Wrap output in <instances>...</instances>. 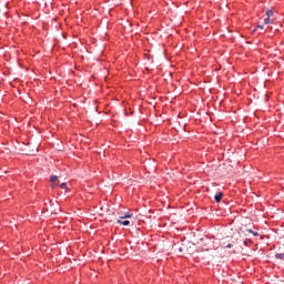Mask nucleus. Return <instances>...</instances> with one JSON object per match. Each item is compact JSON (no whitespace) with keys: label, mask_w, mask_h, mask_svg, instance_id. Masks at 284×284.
I'll return each instance as SVG.
<instances>
[{"label":"nucleus","mask_w":284,"mask_h":284,"mask_svg":"<svg viewBox=\"0 0 284 284\" xmlns=\"http://www.w3.org/2000/svg\"><path fill=\"white\" fill-rule=\"evenodd\" d=\"M116 223H119V225H124V226L130 225V221H128V220H124V221L118 220Z\"/></svg>","instance_id":"2"},{"label":"nucleus","mask_w":284,"mask_h":284,"mask_svg":"<svg viewBox=\"0 0 284 284\" xmlns=\"http://www.w3.org/2000/svg\"><path fill=\"white\" fill-rule=\"evenodd\" d=\"M275 258H277L278 261H284V253L275 254Z\"/></svg>","instance_id":"3"},{"label":"nucleus","mask_w":284,"mask_h":284,"mask_svg":"<svg viewBox=\"0 0 284 284\" xmlns=\"http://www.w3.org/2000/svg\"><path fill=\"white\" fill-rule=\"evenodd\" d=\"M256 30H263V26H257Z\"/></svg>","instance_id":"10"},{"label":"nucleus","mask_w":284,"mask_h":284,"mask_svg":"<svg viewBox=\"0 0 284 284\" xmlns=\"http://www.w3.org/2000/svg\"><path fill=\"white\" fill-rule=\"evenodd\" d=\"M57 179H59V176L52 175L51 179H50L51 183H54L57 181Z\"/></svg>","instance_id":"8"},{"label":"nucleus","mask_w":284,"mask_h":284,"mask_svg":"<svg viewBox=\"0 0 284 284\" xmlns=\"http://www.w3.org/2000/svg\"><path fill=\"white\" fill-rule=\"evenodd\" d=\"M121 220L123 219H132V214L125 213L124 215L120 216Z\"/></svg>","instance_id":"6"},{"label":"nucleus","mask_w":284,"mask_h":284,"mask_svg":"<svg viewBox=\"0 0 284 284\" xmlns=\"http://www.w3.org/2000/svg\"><path fill=\"white\" fill-rule=\"evenodd\" d=\"M178 250H179V252H183V248H182V246H180Z\"/></svg>","instance_id":"11"},{"label":"nucleus","mask_w":284,"mask_h":284,"mask_svg":"<svg viewBox=\"0 0 284 284\" xmlns=\"http://www.w3.org/2000/svg\"><path fill=\"white\" fill-rule=\"evenodd\" d=\"M221 199H223V192H219L215 194L214 200L216 203H221Z\"/></svg>","instance_id":"1"},{"label":"nucleus","mask_w":284,"mask_h":284,"mask_svg":"<svg viewBox=\"0 0 284 284\" xmlns=\"http://www.w3.org/2000/svg\"><path fill=\"white\" fill-rule=\"evenodd\" d=\"M226 247H229V248L232 247V244H229Z\"/></svg>","instance_id":"12"},{"label":"nucleus","mask_w":284,"mask_h":284,"mask_svg":"<svg viewBox=\"0 0 284 284\" xmlns=\"http://www.w3.org/2000/svg\"><path fill=\"white\" fill-rule=\"evenodd\" d=\"M266 17H274V11L272 9L266 10Z\"/></svg>","instance_id":"4"},{"label":"nucleus","mask_w":284,"mask_h":284,"mask_svg":"<svg viewBox=\"0 0 284 284\" xmlns=\"http://www.w3.org/2000/svg\"><path fill=\"white\" fill-rule=\"evenodd\" d=\"M60 187H61V190H68V186L65 185V183H61Z\"/></svg>","instance_id":"9"},{"label":"nucleus","mask_w":284,"mask_h":284,"mask_svg":"<svg viewBox=\"0 0 284 284\" xmlns=\"http://www.w3.org/2000/svg\"><path fill=\"white\" fill-rule=\"evenodd\" d=\"M246 232H248V234H253L254 236H258V232H254L253 230H246Z\"/></svg>","instance_id":"7"},{"label":"nucleus","mask_w":284,"mask_h":284,"mask_svg":"<svg viewBox=\"0 0 284 284\" xmlns=\"http://www.w3.org/2000/svg\"><path fill=\"white\" fill-rule=\"evenodd\" d=\"M270 23H274V21L271 20L270 17L265 18V19H264V24L267 26V24H270Z\"/></svg>","instance_id":"5"}]
</instances>
